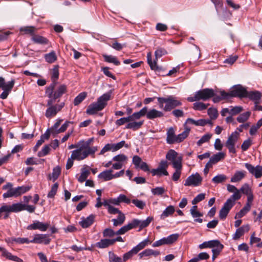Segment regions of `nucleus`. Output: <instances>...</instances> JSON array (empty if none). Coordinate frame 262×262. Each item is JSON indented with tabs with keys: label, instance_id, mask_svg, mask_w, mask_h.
I'll list each match as a JSON object with an SVG mask.
<instances>
[{
	"label": "nucleus",
	"instance_id": "nucleus-9",
	"mask_svg": "<svg viewBox=\"0 0 262 262\" xmlns=\"http://www.w3.org/2000/svg\"><path fill=\"white\" fill-rule=\"evenodd\" d=\"M58 77L59 66L57 65L55 66L52 70L51 78L52 80V83L49 86L46 88V94L48 95L49 97H52V95L53 92V90H54V88L56 83V81L58 79Z\"/></svg>",
	"mask_w": 262,
	"mask_h": 262
},
{
	"label": "nucleus",
	"instance_id": "nucleus-26",
	"mask_svg": "<svg viewBox=\"0 0 262 262\" xmlns=\"http://www.w3.org/2000/svg\"><path fill=\"white\" fill-rule=\"evenodd\" d=\"M147 113V107H144L139 112H135L131 115L128 116L130 121H135L139 119L141 117L144 116Z\"/></svg>",
	"mask_w": 262,
	"mask_h": 262
},
{
	"label": "nucleus",
	"instance_id": "nucleus-5",
	"mask_svg": "<svg viewBox=\"0 0 262 262\" xmlns=\"http://www.w3.org/2000/svg\"><path fill=\"white\" fill-rule=\"evenodd\" d=\"M214 95V93L212 89H204L197 91L194 96L189 97L187 99L189 102H194L200 100L205 101L213 97Z\"/></svg>",
	"mask_w": 262,
	"mask_h": 262
},
{
	"label": "nucleus",
	"instance_id": "nucleus-25",
	"mask_svg": "<svg viewBox=\"0 0 262 262\" xmlns=\"http://www.w3.org/2000/svg\"><path fill=\"white\" fill-rule=\"evenodd\" d=\"M250 229L248 225H244L238 228L233 235V238L235 240L239 238L245 232H247Z\"/></svg>",
	"mask_w": 262,
	"mask_h": 262
},
{
	"label": "nucleus",
	"instance_id": "nucleus-51",
	"mask_svg": "<svg viewBox=\"0 0 262 262\" xmlns=\"http://www.w3.org/2000/svg\"><path fill=\"white\" fill-rule=\"evenodd\" d=\"M251 115L250 112H245L240 115H239L237 118L236 120L239 123H244L246 122L250 117Z\"/></svg>",
	"mask_w": 262,
	"mask_h": 262
},
{
	"label": "nucleus",
	"instance_id": "nucleus-10",
	"mask_svg": "<svg viewBox=\"0 0 262 262\" xmlns=\"http://www.w3.org/2000/svg\"><path fill=\"white\" fill-rule=\"evenodd\" d=\"M125 146L126 147H128V145H125V141H121L116 144H106L103 148L101 150L100 155H104L106 152L112 151L115 152L119 149H121L123 146Z\"/></svg>",
	"mask_w": 262,
	"mask_h": 262
},
{
	"label": "nucleus",
	"instance_id": "nucleus-55",
	"mask_svg": "<svg viewBox=\"0 0 262 262\" xmlns=\"http://www.w3.org/2000/svg\"><path fill=\"white\" fill-rule=\"evenodd\" d=\"M11 241L12 242H15L19 244H23L25 243L29 244L31 243L30 241L28 238L25 237H13L11 238Z\"/></svg>",
	"mask_w": 262,
	"mask_h": 262
},
{
	"label": "nucleus",
	"instance_id": "nucleus-64",
	"mask_svg": "<svg viewBox=\"0 0 262 262\" xmlns=\"http://www.w3.org/2000/svg\"><path fill=\"white\" fill-rule=\"evenodd\" d=\"M50 150L49 145H46L42 148L41 151L38 152V156L39 157L45 156L49 153Z\"/></svg>",
	"mask_w": 262,
	"mask_h": 262
},
{
	"label": "nucleus",
	"instance_id": "nucleus-13",
	"mask_svg": "<svg viewBox=\"0 0 262 262\" xmlns=\"http://www.w3.org/2000/svg\"><path fill=\"white\" fill-rule=\"evenodd\" d=\"M13 184L11 183H7L6 185L3 186V189L7 190L8 191L3 194L4 198H8L18 196L17 188H13Z\"/></svg>",
	"mask_w": 262,
	"mask_h": 262
},
{
	"label": "nucleus",
	"instance_id": "nucleus-16",
	"mask_svg": "<svg viewBox=\"0 0 262 262\" xmlns=\"http://www.w3.org/2000/svg\"><path fill=\"white\" fill-rule=\"evenodd\" d=\"M54 101L52 99H50L48 101L47 105L49 108L46 110L45 116L47 118H51L56 115L58 112L57 106L56 105H52Z\"/></svg>",
	"mask_w": 262,
	"mask_h": 262
},
{
	"label": "nucleus",
	"instance_id": "nucleus-29",
	"mask_svg": "<svg viewBox=\"0 0 262 262\" xmlns=\"http://www.w3.org/2000/svg\"><path fill=\"white\" fill-rule=\"evenodd\" d=\"M90 174V171L88 169V166L84 165L81 169V174L79 177L78 178V181L80 183H83L86 181Z\"/></svg>",
	"mask_w": 262,
	"mask_h": 262
},
{
	"label": "nucleus",
	"instance_id": "nucleus-59",
	"mask_svg": "<svg viewBox=\"0 0 262 262\" xmlns=\"http://www.w3.org/2000/svg\"><path fill=\"white\" fill-rule=\"evenodd\" d=\"M243 110V107L241 106H231L230 110V114L232 116L236 115Z\"/></svg>",
	"mask_w": 262,
	"mask_h": 262
},
{
	"label": "nucleus",
	"instance_id": "nucleus-4",
	"mask_svg": "<svg viewBox=\"0 0 262 262\" xmlns=\"http://www.w3.org/2000/svg\"><path fill=\"white\" fill-rule=\"evenodd\" d=\"M25 205L21 203H15L12 205L4 204L0 208V219L2 218L3 213L6 212V215H4V219H7L9 214L11 212H17L24 210Z\"/></svg>",
	"mask_w": 262,
	"mask_h": 262
},
{
	"label": "nucleus",
	"instance_id": "nucleus-57",
	"mask_svg": "<svg viewBox=\"0 0 262 262\" xmlns=\"http://www.w3.org/2000/svg\"><path fill=\"white\" fill-rule=\"evenodd\" d=\"M240 191L243 193L248 195L252 192L251 188L249 187V185L247 183L244 184L240 189Z\"/></svg>",
	"mask_w": 262,
	"mask_h": 262
},
{
	"label": "nucleus",
	"instance_id": "nucleus-30",
	"mask_svg": "<svg viewBox=\"0 0 262 262\" xmlns=\"http://www.w3.org/2000/svg\"><path fill=\"white\" fill-rule=\"evenodd\" d=\"M160 254V252L157 250H154L151 249H147L142 251V252L139 254V256L140 259L142 258L143 257H147L151 255H153L154 256H157L158 255Z\"/></svg>",
	"mask_w": 262,
	"mask_h": 262
},
{
	"label": "nucleus",
	"instance_id": "nucleus-53",
	"mask_svg": "<svg viewBox=\"0 0 262 262\" xmlns=\"http://www.w3.org/2000/svg\"><path fill=\"white\" fill-rule=\"evenodd\" d=\"M179 237L178 234H173L167 237H164L165 238V243L166 245L171 244L176 242Z\"/></svg>",
	"mask_w": 262,
	"mask_h": 262
},
{
	"label": "nucleus",
	"instance_id": "nucleus-1",
	"mask_svg": "<svg viewBox=\"0 0 262 262\" xmlns=\"http://www.w3.org/2000/svg\"><path fill=\"white\" fill-rule=\"evenodd\" d=\"M97 150L95 147L89 146L88 143H83L80 145L79 149L72 152L71 158L67 160L66 168L70 169L73 165V160L81 161L85 159L89 155L94 154Z\"/></svg>",
	"mask_w": 262,
	"mask_h": 262
},
{
	"label": "nucleus",
	"instance_id": "nucleus-56",
	"mask_svg": "<svg viewBox=\"0 0 262 262\" xmlns=\"http://www.w3.org/2000/svg\"><path fill=\"white\" fill-rule=\"evenodd\" d=\"M131 202L140 209H143L146 206V203L144 201L138 199H133Z\"/></svg>",
	"mask_w": 262,
	"mask_h": 262
},
{
	"label": "nucleus",
	"instance_id": "nucleus-48",
	"mask_svg": "<svg viewBox=\"0 0 262 262\" xmlns=\"http://www.w3.org/2000/svg\"><path fill=\"white\" fill-rule=\"evenodd\" d=\"M227 179V177L223 174H220L216 176L212 179V182L215 184L224 182Z\"/></svg>",
	"mask_w": 262,
	"mask_h": 262
},
{
	"label": "nucleus",
	"instance_id": "nucleus-35",
	"mask_svg": "<svg viewBox=\"0 0 262 262\" xmlns=\"http://www.w3.org/2000/svg\"><path fill=\"white\" fill-rule=\"evenodd\" d=\"M111 239H102L96 244V246L98 248H105L113 245Z\"/></svg>",
	"mask_w": 262,
	"mask_h": 262
},
{
	"label": "nucleus",
	"instance_id": "nucleus-61",
	"mask_svg": "<svg viewBox=\"0 0 262 262\" xmlns=\"http://www.w3.org/2000/svg\"><path fill=\"white\" fill-rule=\"evenodd\" d=\"M211 137V135L207 134L203 136L197 142V145L201 146L203 143L209 141Z\"/></svg>",
	"mask_w": 262,
	"mask_h": 262
},
{
	"label": "nucleus",
	"instance_id": "nucleus-39",
	"mask_svg": "<svg viewBox=\"0 0 262 262\" xmlns=\"http://www.w3.org/2000/svg\"><path fill=\"white\" fill-rule=\"evenodd\" d=\"M103 57L105 61L107 62L113 63L116 66H119L120 64V62L115 56L113 55H103Z\"/></svg>",
	"mask_w": 262,
	"mask_h": 262
},
{
	"label": "nucleus",
	"instance_id": "nucleus-40",
	"mask_svg": "<svg viewBox=\"0 0 262 262\" xmlns=\"http://www.w3.org/2000/svg\"><path fill=\"white\" fill-rule=\"evenodd\" d=\"M226 156V155L224 152H217L216 154L213 155L210 159L211 160V162L212 163L215 164L219 162L220 161L224 159Z\"/></svg>",
	"mask_w": 262,
	"mask_h": 262
},
{
	"label": "nucleus",
	"instance_id": "nucleus-15",
	"mask_svg": "<svg viewBox=\"0 0 262 262\" xmlns=\"http://www.w3.org/2000/svg\"><path fill=\"white\" fill-rule=\"evenodd\" d=\"M30 242L31 243L48 245L51 242V239L48 234H36Z\"/></svg>",
	"mask_w": 262,
	"mask_h": 262
},
{
	"label": "nucleus",
	"instance_id": "nucleus-45",
	"mask_svg": "<svg viewBox=\"0 0 262 262\" xmlns=\"http://www.w3.org/2000/svg\"><path fill=\"white\" fill-rule=\"evenodd\" d=\"M45 58L47 62L49 63H53L57 60V56L54 51H52L50 53L46 54L45 55Z\"/></svg>",
	"mask_w": 262,
	"mask_h": 262
},
{
	"label": "nucleus",
	"instance_id": "nucleus-8",
	"mask_svg": "<svg viewBox=\"0 0 262 262\" xmlns=\"http://www.w3.org/2000/svg\"><path fill=\"white\" fill-rule=\"evenodd\" d=\"M239 138V134L237 131H235L228 138L226 142L225 146L228 149L230 153L236 154L235 144Z\"/></svg>",
	"mask_w": 262,
	"mask_h": 262
},
{
	"label": "nucleus",
	"instance_id": "nucleus-46",
	"mask_svg": "<svg viewBox=\"0 0 262 262\" xmlns=\"http://www.w3.org/2000/svg\"><path fill=\"white\" fill-rule=\"evenodd\" d=\"M251 207L249 204L246 205L240 210L239 212L236 213L235 218H241L244 216L248 211H250Z\"/></svg>",
	"mask_w": 262,
	"mask_h": 262
},
{
	"label": "nucleus",
	"instance_id": "nucleus-14",
	"mask_svg": "<svg viewBox=\"0 0 262 262\" xmlns=\"http://www.w3.org/2000/svg\"><path fill=\"white\" fill-rule=\"evenodd\" d=\"M231 92L233 97L246 98L247 90L242 85L238 84L232 88Z\"/></svg>",
	"mask_w": 262,
	"mask_h": 262
},
{
	"label": "nucleus",
	"instance_id": "nucleus-63",
	"mask_svg": "<svg viewBox=\"0 0 262 262\" xmlns=\"http://www.w3.org/2000/svg\"><path fill=\"white\" fill-rule=\"evenodd\" d=\"M207 124H210V125H212V124H213V123L211 120L203 119L196 120V122H195L196 126H204Z\"/></svg>",
	"mask_w": 262,
	"mask_h": 262
},
{
	"label": "nucleus",
	"instance_id": "nucleus-20",
	"mask_svg": "<svg viewBox=\"0 0 262 262\" xmlns=\"http://www.w3.org/2000/svg\"><path fill=\"white\" fill-rule=\"evenodd\" d=\"M95 219V215L91 214L86 218L82 217L81 221L79 222V224L83 228L89 227L94 223Z\"/></svg>",
	"mask_w": 262,
	"mask_h": 262
},
{
	"label": "nucleus",
	"instance_id": "nucleus-22",
	"mask_svg": "<svg viewBox=\"0 0 262 262\" xmlns=\"http://www.w3.org/2000/svg\"><path fill=\"white\" fill-rule=\"evenodd\" d=\"M166 135V142L168 144L177 143V136L175 135V131L173 127L168 129Z\"/></svg>",
	"mask_w": 262,
	"mask_h": 262
},
{
	"label": "nucleus",
	"instance_id": "nucleus-33",
	"mask_svg": "<svg viewBox=\"0 0 262 262\" xmlns=\"http://www.w3.org/2000/svg\"><path fill=\"white\" fill-rule=\"evenodd\" d=\"M135 224L136 225L135 223H133V222L132 221L131 223H128L127 225L122 227L119 230H118L116 232V234L121 235L125 233L129 230L133 228H135Z\"/></svg>",
	"mask_w": 262,
	"mask_h": 262
},
{
	"label": "nucleus",
	"instance_id": "nucleus-54",
	"mask_svg": "<svg viewBox=\"0 0 262 262\" xmlns=\"http://www.w3.org/2000/svg\"><path fill=\"white\" fill-rule=\"evenodd\" d=\"M193 108L195 110L202 111L207 108L208 106L209 105L208 103L205 104L203 102H197L193 103Z\"/></svg>",
	"mask_w": 262,
	"mask_h": 262
},
{
	"label": "nucleus",
	"instance_id": "nucleus-37",
	"mask_svg": "<svg viewBox=\"0 0 262 262\" xmlns=\"http://www.w3.org/2000/svg\"><path fill=\"white\" fill-rule=\"evenodd\" d=\"M61 173V168L59 166H56L53 169L51 174H50L49 177L50 180H52L53 182L55 181Z\"/></svg>",
	"mask_w": 262,
	"mask_h": 262
},
{
	"label": "nucleus",
	"instance_id": "nucleus-19",
	"mask_svg": "<svg viewBox=\"0 0 262 262\" xmlns=\"http://www.w3.org/2000/svg\"><path fill=\"white\" fill-rule=\"evenodd\" d=\"M153 220V217L148 216L145 220L141 221L138 219H134L133 220V222L136 224V225L135 224V228L139 227L140 229H143L147 227Z\"/></svg>",
	"mask_w": 262,
	"mask_h": 262
},
{
	"label": "nucleus",
	"instance_id": "nucleus-2",
	"mask_svg": "<svg viewBox=\"0 0 262 262\" xmlns=\"http://www.w3.org/2000/svg\"><path fill=\"white\" fill-rule=\"evenodd\" d=\"M112 93V91H110L99 97L96 102L88 106L86 113L89 115H94L102 111L107 105V101L111 99Z\"/></svg>",
	"mask_w": 262,
	"mask_h": 262
},
{
	"label": "nucleus",
	"instance_id": "nucleus-41",
	"mask_svg": "<svg viewBox=\"0 0 262 262\" xmlns=\"http://www.w3.org/2000/svg\"><path fill=\"white\" fill-rule=\"evenodd\" d=\"M190 128L186 127L185 130L177 136V143H180L185 139L190 132Z\"/></svg>",
	"mask_w": 262,
	"mask_h": 262
},
{
	"label": "nucleus",
	"instance_id": "nucleus-49",
	"mask_svg": "<svg viewBox=\"0 0 262 262\" xmlns=\"http://www.w3.org/2000/svg\"><path fill=\"white\" fill-rule=\"evenodd\" d=\"M35 30V28L33 26H26L21 27L20 29V31L23 32L26 34H30L33 36L34 35Z\"/></svg>",
	"mask_w": 262,
	"mask_h": 262
},
{
	"label": "nucleus",
	"instance_id": "nucleus-34",
	"mask_svg": "<svg viewBox=\"0 0 262 262\" xmlns=\"http://www.w3.org/2000/svg\"><path fill=\"white\" fill-rule=\"evenodd\" d=\"M143 121H140L139 122H136L135 121L129 122L126 125L125 128L126 129H132L134 130L139 129L143 124Z\"/></svg>",
	"mask_w": 262,
	"mask_h": 262
},
{
	"label": "nucleus",
	"instance_id": "nucleus-23",
	"mask_svg": "<svg viewBox=\"0 0 262 262\" xmlns=\"http://www.w3.org/2000/svg\"><path fill=\"white\" fill-rule=\"evenodd\" d=\"M145 115L148 119H154L156 118L163 117V113L161 111L153 108L149 111H147V113Z\"/></svg>",
	"mask_w": 262,
	"mask_h": 262
},
{
	"label": "nucleus",
	"instance_id": "nucleus-62",
	"mask_svg": "<svg viewBox=\"0 0 262 262\" xmlns=\"http://www.w3.org/2000/svg\"><path fill=\"white\" fill-rule=\"evenodd\" d=\"M166 54L167 51L165 49L162 48H158L155 52L156 60H157L158 58H160L163 55H165Z\"/></svg>",
	"mask_w": 262,
	"mask_h": 262
},
{
	"label": "nucleus",
	"instance_id": "nucleus-36",
	"mask_svg": "<svg viewBox=\"0 0 262 262\" xmlns=\"http://www.w3.org/2000/svg\"><path fill=\"white\" fill-rule=\"evenodd\" d=\"M32 40L36 43L42 45H46L48 42V40L46 38L38 35H33L32 36Z\"/></svg>",
	"mask_w": 262,
	"mask_h": 262
},
{
	"label": "nucleus",
	"instance_id": "nucleus-47",
	"mask_svg": "<svg viewBox=\"0 0 262 262\" xmlns=\"http://www.w3.org/2000/svg\"><path fill=\"white\" fill-rule=\"evenodd\" d=\"M87 94L85 92L80 93L74 100V105H79L86 97Z\"/></svg>",
	"mask_w": 262,
	"mask_h": 262
},
{
	"label": "nucleus",
	"instance_id": "nucleus-21",
	"mask_svg": "<svg viewBox=\"0 0 262 262\" xmlns=\"http://www.w3.org/2000/svg\"><path fill=\"white\" fill-rule=\"evenodd\" d=\"M67 87L65 85H60L55 91H53L52 97L49 98L50 99H52L53 101H55L56 99L60 97L64 93H65Z\"/></svg>",
	"mask_w": 262,
	"mask_h": 262
},
{
	"label": "nucleus",
	"instance_id": "nucleus-7",
	"mask_svg": "<svg viewBox=\"0 0 262 262\" xmlns=\"http://www.w3.org/2000/svg\"><path fill=\"white\" fill-rule=\"evenodd\" d=\"M15 83V80L12 79L7 83L5 82V79L0 77V88L3 90V93L0 95V98L2 99H5L7 98L9 93L11 92Z\"/></svg>",
	"mask_w": 262,
	"mask_h": 262
},
{
	"label": "nucleus",
	"instance_id": "nucleus-27",
	"mask_svg": "<svg viewBox=\"0 0 262 262\" xmlns=\"http://www.w3.org/2000/svg\"><path fill=\"white\" fill-rule=\"evenodd\" d=\"M1 251L2 252V255L10 260L16 262H23V260L17 256L12 255L10 252H8L5 249L2 248Z\"/></svg>",
	"mask_w": 262,
	"mask_h": 262
},
{
	"label": "nucleus",
	"instance_id": "nucleus-6",
	"mask_svg": "<svg viewBox=\"0 0 262 262\" xmlns=\"http://www.w3.org/2000/svg\"><path fill=\"white\" fill-rule=\"evenodd\" d=\"M150 242L148 238H146L140 242L136 246L134 247L128 252L124 254L123 256V261L125 262L127 260L131 258L133 255L137 254L140 250L144 249Z\"/></svg>",
	"mask_w": 262,
	"mask_h": 262
},
{
	"label": "nucleus",
	"instance_id": "nucleus-32",
	"mask_svg": "<svg viewBox=\"0 0 262 262\" xmlns=\"http://www.w3.org/2000/svg\"><path fill=\"white\" fill-rule=\"evenodd\" d=\"M175 211L173 206L170 205L167 207L160 215L161 220H164L166 217L172 215Z\"/></svg>",
	"mask_w": 262,
	"mask_h": 262
},
{
	"label": "nucleus",
	"instance_id": "nucleus-28",
	"mask_svg": "<svg viewBox=\"0 0 262 262\" xmlns=\"http://www.w3.org/2000/svg\"><path fill=\"white\" fill-rule=\"evenodd\" d=\"M246 172L244 170L236 171L231 177L230 181L232 183H236L241 181L246 177Z\"/></svg>",
	"mask_w": 262,
	"mask_h": 262
},
{
	"label": "nucleus",
	"instance_id": "nucleus-50",
	"mask_svg": "<svg viewBox=\"0 0 262 262\" xmlns=\"http://www.w3.org/2000/svg\"><path fill=\"white\" fill-rule=\"evenodd\" d=\"M178 158V153L173 149H170L166 155V158L171 162L177 159Z\"/></svg>",
	"mask_w": 262,
	"mask_h": 262
},
{
	"label": "nucleus",
	"instance_id": "nucleus-12",
	"mask_svg": "<svg viewBox=\"0 0 262 262\" xmlns=\"http://www.w3.org/2000/svg\"><path fill=\"white\" fill-rule=\"evenodd\" d=\"M235 203L231 200H227L219 212V217L221 220H224L227 217L229 211L234 206Z\"/></svg>",
	"mask_w": 262,
	"mask_h": 262
},
{
	"label": "nucleus",
	"instance_id": "nucleus-43",
	"mask_svg": "<svg viewBox=\"0 0 262 262\" xmlns=\"http://www.w3.org/2000/svg\"><path fill=\"white\" fill-rule=\"evenodd\" d=\"M128 160V158L124 154H119L113 158V161L120 162L125 164Z\"/></svg>",
	"mask_w": 262,
	"mask_h": 262
},
{
	"label": "nucleus",
	"instance_id": "nucleus-18",
	"mask_svg": "<svg viewBox=\"0 0 262 262\" xmlns=\"http://www.w3.org/2000/svg\"><path fill=\"white\" fill-rule=\"evenodd\" d=\"M49 225L48 224H45L39 221H36L33 224L29 225L27 229L28 230H36L38 229L41 231H45L47 230Z\"/></svg>",
	"mask_w": 262,
	"mask_h": 262
},
{
	"label": "nucleus",
	"instance_id": "nucleus-60",
	"mask_svg": "<svg viewBox=\"0 0 262 262\" xmlns=\"http://www.w3.org/2000/svg\"><path fill=\"white\" fill-rule=\"evenodd\" d=\"M58 187L57 183H55L52 187L51 190L48 194V197L49 198H53L56 194Z\"/></svg>",
	"mask_w": 262,
	"mask_h": 262
},
{
	"label": "nucleus",
	"instance_id": "nucleus-3",
	"mask_svg": "<svg viewBox=\"0 0 262 262\" xmlns=\"http://www.w3.org/2000/svg\"><path fill=\"white\" fill-rule=\"evenodd\" d=\"M157 100L160 108H163L165 111H170L181 105V102L172 96H169L166 98L158 97Z\"/></svg>",
	"mask_w": 262,
	"mask_h": 262
},
{
	"label": "nucleus",
	"instance_id": "nucleus-17",
	"mask_svg": "<svg viewBox=\"0 0 262 262\" xmlns=\"http://www.w3.org/2000/svg\"><path fill=\"white\" fill-rule=\"evenodd\" d=\"M213 245L211 248L212 249V252L213 253L212 258L214 260L222 251L224 246L218 240H214Z\"/></svg>",
	"mask_w": 262,
	"mask_h": 262
},
{
	"label": "nucleus",
	"instance_id": "nucleus-24",
	"mask_svg": "<svg viewBox=\"0 0 262 262\" xmlns=\"http://www.w3.org/2000/svg\"><path fill=\"white\" fill-rule=\"evenodd\" d=\"M261 97V94L258 91H251L247 92L246 98H248L254 101L255 103L258 104Z\"/></svg>",
	"mask_w": 262,
	"mask_h": 262
},
{
	"label": "nucleus",
	"instance_id": "nucleus-11",
	"mask_svg": "<svg viewBox=\"0 0 262 262\" xmlns=\"http://www.w3.org/2000/svg\"><path fill=\"white\" fill-rule=\"evenodd\" d=\"M202 181V178L198 173L192 174L189 176L185 180V186H197L201 185Z\"/></svg>",
	"mask_w": 262,
	"mask_h": 262
},
{
	"label": "nucleus",
	"instance_id": "nucleus-58",
	"mask_svg": "<svg viewBox=\"0 0 262 262\" xmlns=\"http://www.w3.org/2000/svg\"><path fill=\"white\" fill-rule=\"evenodd\" d=\"M190 213L192 216L195 219L194 220V221L195 222H198L199 223H202L203 222V220L201 218H199L200 217L203 216V214L201 213L200 212H199V211H195Z\"/></svg>",
	"mask_w": 262,
	"mask_h": 262
},
{
	"label": "nucleus",
	"instance_id": "nucleus-42",
	"mask_svg": "<svg viewBox=\"0 0 262 262\" xmlns=\"http://www.w3.org/2000/svg\"><path fill=\"white\" fill-rule=\"evenodd\" d=\"M172 167L175 170H182V157H179L177 159L171 162Z\"/></svg>",
	"mask_w": 262,
	"mask_h": 262
},
{
	"label": "nucleus",
	"instance_id": "nucleus-31",
	"mask_svg": "<svg viewBox=\"0 0 262 262\" xmlns=\"http://www.w3.org/2000/svg\"><path fill=\"white\" fill-rule=\"evenodd\" d=\"M112 172L113 170L112 169L104 170L98 175V178L105 181H110L113 179Z\"/></svg>",
	"mask_w": 262,
	"mask_h": 262
},
{
	"label": "nucleus",
	"instance_id": "nucleus-38",
	"mask_svg": "<svg viewBox=\"0 0 262 262\" xmlns=\"http://www.w3.org/2000/svg\"><path fill=\"white\" fill-rule=\"evenodd\" d=\"M150 172L153 176H156L159 177L162 176H168L169 174L167 170H163L159 167L156 169H151Z\"/></svg>",
	"mask_w": 262,
	"mask_h": 262
},
{
	"label": "nucleus",
	"instance_id": "nucleus-44",
	"mask_svg": "<svg viewBox=\"0 0 262 262\" xmlns=\"http://www.w3.org/2000/svg\"><path fill=\"white\" fill-rule=\"evenodd\" d=\"M147 62H148V64L149 65L151 69L153 70H157L158 66H157V61L155 60L154 61H152L151 52H149L147 53Z\"/></svg>",
	"mask_w": 262,
	"mask_h": 262
},
{
	"label": "nucleus",
	"instance_id": "nucleus-52",
	"mask_svg": "<svg viewBox=\"0 0 262 262\" xmlns=\"http://www.w3.org/2000/svg\"><path fill=\"white\" fill-rule=\"evenodd\" d=\"M108 259L110 262H123L121 257L112 251L108 252Z\"/></svg>",
	"mask_w": 262,
	"mask_h": 262
}]
</instances>
